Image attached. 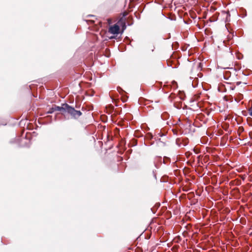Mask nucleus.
Returning a JSON list of instances; mask_svg holds the SVG:
<instances>
[{"mask_svg": "<svg viewBox=\"0 0 252 252\" xmlns=\"http://www.w3.org/2000/svg\"><path fill=\"white\" fill-rule=\"evenodd\" d=\"M67 104H63L62 106H54V110L56 111H61V113L65 116V111L66 109V105Z\"/></svg>", "mask_w": 252, "mask_h": 252, "instance_id": "7ed1b4c3", "label": "nucleus"}, {"mask_svg": "<svg viewBox=\"0 0 252 252\" xmlns=\"http://www.w3.org/2000/svg\"><path fill=\"white\" fill-rule=\"evenodd\" d=\"M56 111V110H54V106L51 108L49 111L48 112V113H52Z\"/></svg>", "mask_w": 252, "mask_h": 252, "instance_id": "20e7f679", "label": "nucleus"}, {"mask_svg": "<svg viewBox=\"0 0 252 252\" xmlns=\"http://www.w3.org/2000/svg\"><path fill=\"white\" fill-rule=\"evenodd\" d=\"M120 27L118 25L115 24L113 26H110L109 28L108 32L111 34H118L119 32Z\"/></svg>", "mask_w": 252, "mask_h": 252, "instance_id": "f03ea898", "label": "nucleus"}, {"mask_svg": "<svg viewBox=\"0 0 252 252\" xmlns=\"http://www.w3.org/2000/svg\"><path fill=\"white\" fill-rule=\"evenodd\" d=\"M66 107L65 115L66 114V113H67L74 118H77L82 115L81 111L76 110L74 108L70 106L68 104H67Z\"/></svg>", "mask_w": 252, "mask_h": 252, "instance_id": "f257e3e1", "label": "nucleus"}, {"mask_svg": "<svg viewBox=\"0 0 252 252\" xmlns=\"http://www.w3.org/2000/svg\"><path fill=\"white\" fill-rule=\"evenodd\" d=\"M249 113L250 115L252 117V107L249 108Z\"/></svg>", "mask_w": 252, "mask_h": 252, "instance_id": "39448f33", "label": "nucleus"}]
</instances>
